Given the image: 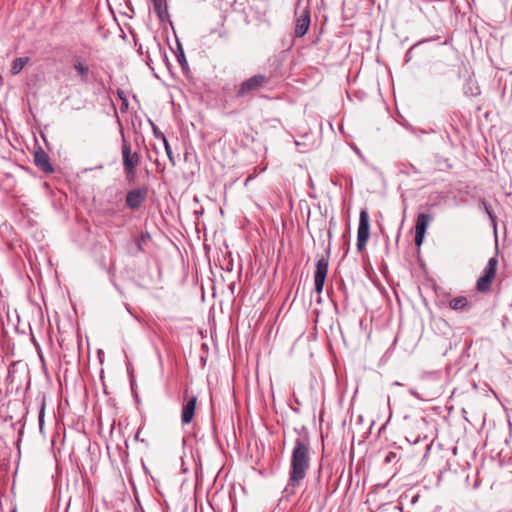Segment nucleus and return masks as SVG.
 <instances>
[{"label":"nucleus","instance_id":"obj_13","mask_svg":"<svg viewBox=\"0 0 512 512\" xmlns=\"http://www.w3.org/2000/svg\"><path fill=\"white\" fill-rule=\"evenodd\" d=\"M463 92L466 96L475 97L481 93V90L477 81L470 77L463 85Z\"/></svg>","mask_w":512,"mask_h":512},{"label":"nucleus","instance_id":"obj_16","mask_svg":"<svg viewBox=\"0 0 512 512\" xmlns=\"http://www.w3.org/2000/svg\"><path fill=\"white\" fill-rule=\"evenodd\" d=\"M184 280H185L184 267H183V264L180 261V259H178V262H177V276H176L175 282L177 284H183Z\"/></svg>","mask_w":512,"mask_h":512},{"label":"nucleus","instance_id":"obj_15","mask_svg":"<svg viewBox=\"0 0 512 512\" xmlns=\"http://www.w3.org/2000/svg\"><path fill=\"white\" fill-rule=\"evenodd\" d=\"M29 61H30L29 57L15 58L11 63V69H10L11 74L12 75L19 74Z\"/></svg>","mask_w":512,"mask_h":512},{"label":"nucleus","instance_id":"obj_5","mask_svg":"<svg viewBox=\"0 0 512 512\" xmlns=\"http://www.w3.org/2000/svg\"><path fill=\"white\" fill-rule=\"evenodd\" d=\"M370 236L369 215L366 209H362L359 214V226L357 231V249L362 251Z\"/></svg>","mask_w":512,"mask_h":512},{"label":"nucleus","instance_id":"obj_3","mask_svg":"<svg viewBox=\"0 0 512 512\" xmlns=\"http://www.w3.org/2000/svg\"><path fill=\"white\" fill-rule=\"evenodd\" d=\"M498 267L497 257H491L485 266L482 275L476 282V289L478 292L485 293L490 290L491 284L493 283Z\"/></svg>","mask_w":512,"mask_h":512},{"label":"nucleus","instance_id":"obj_4","mask_svg":"<svg viewBox=\"0 0 512 512\" xmlns=\"http://www.w3.org/2000/svg\"><path fill=\"white\" fill-rule=\"evenodd\" d=\"M270 82V78L263 75H254L243 81L237 91V96L244 97L254 91L265 87Z\"/></svg>","mask_w":512,"mask_h":512},{"label":"nucleus","instance_id":"obj_26","mask_svg":"<svg viewBox=\"0 0 512 512\" xmlns=\"http://www.w3.org/2000/svg\"><path fill=\"white\" fill-rule=\"evenodd\" d=\"M11 512H17V509H16V508H13V509L11 510Z\"/></svg>","mask_w":512,"mask_h":512},{"label":"nucleus","instance_id":"obj_17","mask_svg":"<svg viewBox=\"0 0 512 512\" xmlns=\"http://www.w3.org/2000/svg\"><path fill=\"white\" fill-rule=\"evenodd\" d=\"M481 204L483 205L484 210H485L486 214L488 215L492 225L494 226V228H496V216L493 213V211L491 210L490 205L484 200L481 201Z\"/></svg>","mask_w":512,"mask_h":512},{"label":"nucleus","instance_id":"obj_6","mask_svg":"<svg viewBox=\"0 0 512 512\" xmlns=\"http://www.w3.org/2000/svg\"><path fill=\"white\" fill-rule=\"evenodd\" d=\"M328 260L321 257L316 263V271L314 275L315 291L321 294L328 273Z\"/></svg>","mask_w":512,"mask_h":512},{"label":"nucleus","instance_id":"obj_11","mask_svg":"<svg viewBox=\"0 0 512 512\" xmlns=\"http://www.w3.org/2000/svg\"><path fill=\"white\" fill-rule=\"evenodd\" d=\"M73 68L76 70L82 82H88L90 69L89 66L84 63L83 59L80 56L73 57Z\"/></svg>","mask_w":512,"mask_h":512},{"label":"nucleus","instance_id":"obj_12","mask_svg":"<svg viewBox=\"0 0 512 512\" xmlns=\"http://www.w3.org/2000/svg\"><path fill=\"white\" fill-rule=\"evenodd\" d=\"M196 397L189 399L183 406L181 420L183 424H188L192 421L195 413Z\"/></svg>","mask_w":512,"mask_h":512},{"label":"nucleus","instance_id":"obj_18","mask_svg":"<svg viewBox=\"0 0 512 512\" xmlns=\"http://www.w3.org/2000/svg\"><path fill=\"white\" fill-rule=\"evenodd\" d=\"M162 142L164 144V147H165V151L167 153V156L170 160V162L172 163V165H175L176 164V159L172 153V150H171V147L168 143V141L166 140V138L164 137V135L162 134Z\"/></svg>","mask_w":512,"mask_h":512},{"label":"nucleus","instance_id":"obj_1","mask_svg":"<svg viewBox=\"0 0 512 512\" xmlns=\"http://www.w3.org/2000/svg\"><path fill=\"white\" fill-rule=\"evenodd\" d=\"M310 442L308 436H300L295 439L291 454V463L289 470V482L286 491L294 489L300 485L306 477L310 467Z\"/></svg>","mask_w":512,"mask_h":512},{"label":"nucleus","instance_id":"obj_8","mask_svg":"<svg viewBox=\"0 0 512 512\" xmlns=\"http://www.w3.org/2000/svg\"><path fill=\"white\" fill-rule=\"evenodd\" d=\"M34 164L46 174H52L55 171L49 155L41 147H38L34 152Z\"/></svg>","mask_w":512,"mask_h":512},{"label":"nucleus","instance_id":"obj_14","mask_svg":"<svg viewBox=\"0 0 512 512\" xmlns=\"http://www.w3.org/2000/svg\"><path fill=\"white\" fill-rule=\"evenodd\" d=\"M449 307L455 311H468L469 310L468 299L464 296L452 298L449 301Z\"/></svg>","mask_w":512,"mask_h":512},{"label":"nucleus","instance_id":"obj_10","mask_svg":"<svg viewBox=\"0 0 512 512\" xmlns=\"http://www.w3.org/2000/svg\"><path fill=\"white\" fill-rule=\"evenodd\" d=\"M310 22V11L309 8L306 7L302 11L301 15L296 19L294 29L295 37H303L310 27Z\"/></svg>","mask_w":512,"mask_h":512},{"label":"nucleus","instance_id":"obj_9","mask_svg":"<svg viewBox=\"0 0 512 512\" xmlns=\"http://www.w3.org/2000/svg\"><path fill=\"white\" fill-rule=\"evenodd\" d=\"M147 197V189L146 188H137L130 190L126 195V205L130 209L139 208Z\"/></svg>","mask_w":512,"mask_h":512},{"label":"nucleus","instance_id":"obj_23","mask_svg":"<svg viewBox=\"0 0 512 512\" xmlns=\"http://www.w3.org/2000/svg\"><path fill=\"white\" fill-rule=\"evenodd\" d=\"M152 128H153V132H154L155 136L156 137H160V130H159V128L155 124H153V123H152Z\"/></svg>","mask_w":512,"mask_h":512},{"label":"nucleus","instance_id":"obj_2","mask_svg":"<svg viewBox=\"0 0 512 512\" xmlns=\"http://www.w3.org/2000/svg\"><path fill=\"white\" fill-rule=\"evenodd\" d=\"M121 153L126 180L133 182L137 175L136 169L140 163V155L137 151L132 150L131 143L128 142L124 137L122 141Z\"/></svg>","mask_w":512,"mask_h":512},{"label":"nucleus","instance_id":"obj_25","mask_svg":"<svg viewBox=\"0 0 512 512\" xmlns=\"http://www.w3.org/2000/svg\"><path fill=\"white\" fill-rule=\"evenodd\" d=\"M147 65H149V67L154 70V68L151 66V60L149 59V61L147 62Z\"/></svg>","mask_w":512,"mask_h":512},{"label":"nucleus","instance_id":"obj_22","mask_svg":"<svg viewBox=\"0 0 512 512\" xmlns=\"http://www.w3.org/2000/svg\"><path fill=\"white\" fill-rule=\"evenodd\" d=\"M152 2L154 13L160 19V0H152Z\"/></svg>","mask_w":512,"mask_h":512},{"label":"nucleus","instance_id":"obj_7","mask_svg":"<svg viewBox=\"0 0 512 512\" xmlns=\"http://www.w3.org/2000/svg\"><path fill=\"white\" fill-rule=\"evenodd\" d=\"M432 220V216L426 213H420L417 216L415 224V244L420 246L423 243L426 230Z\"/></svg>","mask_w":512,"mask_h":512},{"label":"nucleus","instance_id":"obj_20","mask_svg":"<svg viewBox=\"0 0 512 512\" xmlns=\"http://www.w3.org/2000/svg\"><path fill=\"white\" fill-rule=\"evenodd\" d=\"M44 415H45V401L42 402L41 408L39 411V428H40L41 432L43 431Z\"/></svg>","mask_w":512,"mask_h":512},{"label":"nucleus","instance_id":"obj_21","mask_svg":"<svg viewBox=\"0 0 512 512\" xmlns=\"http://www.w3.org/2000/svg\"><path fill=\"white\" fill-rule=\"evenodd\" d=\"M400 457L399 455L396 453V452H389L386 457H385V462L386 463H391V462H394V461H399Z\"/></svg>","mask_w":512,"mask_h":512},{"label":"nucleus","instance_id":"obj_24","mask_svg":"<svg viewBox=\"0 0 512 512\" xmlns=\"http://www.w3.org/2000/svg\"><path fill=\"white\" fill-rule=\"evenodd\" d=\"M254 178V176H249L246 180H245V183L244 185L247 186L249 182H251V180Z\"/></svg>","mask_w":512,"mask_h":512},{"label":"nucleus","instance_id":"obj_19","mask_svg":"<svg viewBox=\"0 0 512 512\" xmlns=\"http://www.w3.org/2000/svg\"><path fill=\"white\" fill-rule=\"evenodd\" d=\"M117 95L120 98V100L122 101L120 109L122 112H125L128 108V100L126 98L125 92L122 89H118Z\"/></svg>","mask_w":512,"mask_h":512}]
</instances>
